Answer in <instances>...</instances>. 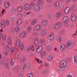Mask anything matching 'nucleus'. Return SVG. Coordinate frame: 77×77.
<instances>
[{"instance_id": "37998d69", "label": "nucleus", "mask_w": 77, "mask_h": 77, "mask_svg": "<svg viewBox=\"0 0 77 77\" xmlns=\"http://www.w3.org/2000/svg\"><path fill=\"white\" fill-rule=\"evenodd\" d=\"M26 68L27 69H29L30 68V64H26Z\"/></svg>"}, {"instance_id": "4be33fe9", "label": "nucleus", "mask_w": 77, "mask_h": 77, "mask_svg": "<svg viewBox=\"0 0 77 77\" xmlns=\"http://www.w3.org/2000/svg\"><path fill=\"white\" fill-rule=\"evenodd\" d=\"M22 21L21 19H19L18 20L16 24L17 26H20L21 23H22Z\"/></svg>"}, {"instance_id": "20e7f679", "label": "nucleus", "mask_w": 77, "mask_h": 77, "mask_svg": "<svg viewBox=\"0 0 77 77\" xmlns=\"http://www.w3.org/2000/svg\"><path fill=\"white\" fill-rule=\"evenodd\" d=\"M54 32H51L48 37V40H49V41H52V40L54 39Z\"/></svg>"}, {"instance_id": "393cba45", "label": "nucleus", "mask_w": 77, "mask_h": 77, "mask_svg": "<svg viewBox=\"0 0 77 77\" xmlns=\"http://www.w3.org/2000/svg\"><path fill=\"white\" fill-rule=\"evenodd\" d=\"M47 71L48 70L47 69L45 68H43V71L42 72V74H43V75H45V74H47Z\"/></svg>"}, {"instance_id": "4c0bfd02", "label": "nucleus", "mask_w": 77, "mask_h": 77, "mask_svg": "<svg viewBox=\"0 0 77 77\" xmlns=\"http://www.w3.org/2000/svg\"><path fill=\"white\" fill-rule=\"evenodd\" d=\"M31 30H32V28L30 26H29L27 28V32L28 33H30L31 32Z\"/></svg>"}, {"instance_id": "aec40b11", "label": "nucleus", "mask_w": 77, "mask_h": 77, "mask_svg": "<svg viewBox=\"0 0 77 77\" xmlns=\"http://www.w3.org/2000/svg\"><path fill=\"white\" fill-rule=\"evenodd\" d=\"M45 55H46V52L45 51H42L41 53V57L42 59L44 58V57Z\"/></svg>"}, {"instance_id": "a211bd4d", "label": "nucleus", "mask_w": 77, "mask_h": 77, "mask_svg": "<svg viewBox=\"0 0 77 77\" xmlns=\"http://www.w3.org/2000/svg\"><path fill=\"white\" fill-rule=\"evenodd\" d=\"M7 42L8 44L11 45L12 44V39H11V37H8V38Z\"/></svg>"}, {"instance_id": "2eb2a0df", "label": "nucleus", "mask_w": 77, "mask_h": 77, "mask_svg": "<svg viewBox=\"0 0 77 77\" xmlns=\"http://www.w3.org/2000/svg\"><path fill=\"white\" fill-rule=\"evenodd\" d=\"M69 53V50H66L64 51L63 52V54L64 56H67Z\"/></svg>"}, {"instance_id": "5fc2aeb1", "label": "nucleus", "mask_w": 77, "mask_h": 77, "mask_svg": "<svg viewBox=\"0 0 77 77\" xmlns=\"http://www.w3.org/2000/svg\"><path fill=\"white\" fill-rule=\"evenodd\" d=\"M33 36H37V35H38V33L36 32H34L33 33Z\"/></svg>"}, {"instance_id": "b1692460", "label": "nucleus", "mask_w": 77, "mask_h": 77, "mask_svg": "<svg viewBox=\"0 0 77 77\" xmlns=\"http://www.w3.org/2000/svg\"><path fill=\"white\" fill-rule=\"evenodd\" d=\"M1 26L2 28H4L6 27V24H5V21L3 20L1 22Z\"/></svg>"}, {"instance_id": "473e14b6", "label": "nucleus", "mask_w": 77, "mask_h": 77, "mask_svg": "<svg viewBox=\"0 0 77 77\" xmlns=\"http://www.w3.org/2000/svg\"><path fill=\"white\" fill-rule=\"evenodd\" d=\"M60 3L58 2H56L55 3V8L56 9H57L58 8H59V6Z\"/></svg>"}, {"instance_id": "a878e982", "label": "nucleus", "mask_w": 77, "mask_h": 77, "mask_svg": "<svg viewBox=\"0 0 77 77\" xmlns=\"http://www.w3.org/2000/svg\"><path fill=\"white\" fill-rule=\"evenodd\" d=\"M41 44L42 45H44L45 44V40L43 38H42L41 39Z\"/></svg>"}, {"instance_id": "a18cd8bd", "label": "nucleus", "mask_w": 77, "mask_h": 77, "mask_svg": "<svg viewBox=\"0 0 77 77\" xmlns=\"http://www.w3.org/2000/svg\"><path fill=\"white\" fill-rule=\"evenodd\" d=\"M27 77H33V74L31 73H30L27 74Z\"/></svg>"}, {"instance_id": "09e8293b", "label": "nucleus", "mask_w": 77, "mask_h": 77, "mask_svg": "<svg viewBox=\"0 0 77 77\" xmlns=\"http://www.w3.org/2000/svg\"><path fill=\"white\" fill-rule=\"evenodd\" d=\"M59 33L60 35H63L64 34V31L63 30H61L59 32Z\"/></svg>"}, {"instance_id": "cd10ccee", "label": "nucleus", "mask_w": 77, "mask_h": 77, "mask_svg": "<svg viewBox=\"0 0 77 77\" xmlns=\"http://www.w3.org/2000/svg\"><path fill=\"white\" fill-rule=\"evenodd\" d=\"M38 4L39 5H43L44 2H43L42 0H38Z\"/></svg>"}, {"instance_id": "0eeeda50", "label": "nucleus", "mask_w": 77, "mask_h": 77, "mask_svg": "<svg viewBox=\"0 0 77 77\" xmlns=\"http://www.w3.org/2000/svg\"><path fill=\"white\" fill-rule=\"evenodd\" d=\"M63 23L64 24H66L68 23L69 21V18L68 16H67L64 17L63 20Z\"/></svg>"}, {"instance_id": "680f3d73", "label": "nucleus", "mask_w": 77, "mask_h": 77, "mask_svg": "<svg viewBox=\"0 0 77 77\" xmlns=\"http://www.w3.org/2000/svg\"><path fill=\"white\" fill-rule=\"evenodd\" d=\"M19 56V55L18 54H16L15 56V57L16 59H18L19 57H18Z\"/></svg>"}, {"instance_id": "c03bdc74", "label": "nucleus", "mask_w": 77, "mask_h": 77, "mask_svg": "<svg viewBox=\"0 0 77 77\" xmlns=\"http://www.w3.org/2000/svg\"><path fill=\"white\" fill-rule=\"evenodd\" d=\"M20 30V27L19 26H17L15 28V31L16 32H18Z\"/></svg>"}, {"instance_id": "79ce46f5", "label": "nucleus", "mask_w": 77, "mask_h": 77, "mask_svg": "<svg viewBox=\"0 0 77 77\" xmlns=\"http://www.w3.org/2000/svg\"><path fill=\"white\" fill-rule=\"evenodd\" d=\"M11 51L12 53H15V48L14 47H12L11 48Z\"/></svg>"}, {"instance_id": "f03ea898", "label": "nucleus", "mask_w": 77, "mask_h": 77, "mask_svg": "<svg viewBox=\"0 0 77 77\" xmlns=\"http://www.w3.org/2000/svg\"><path fill=\"white\" fill-rule=\"evenodd\" d=\"M42 29V26L41 25L39 24H37L34 28V30L35 31H38V32L41 31Z\"/></svg>"}, {"instance_id": "052dcab7", "label": "nucleus", "mask_w": 77, "mask_h": 77, "mask_svg": "<svg viewBox=\"0 0 77 77\" xmlns=\"http://www.w3.org/2000/svg\"><path fill=\"white\" fill-rule=\"evenodd\" d=\"M6 24L7 26H9V20H7L6 21Z\"/></svg>"}, {"instance_id": "6e6552de", "label": "nucleus", "mask_w": 77, "mask_h": 77, "mask_svg": "<svg viewBox=\"0 0 77 77\" xmlns=\"http://www.w3.org/2000/svg\"><path fill=\"white\" fill-rule=\"evenodd\" d=\"M24 8L25 10H28L31 9V6L29 4H26L24 6Z\"/></svg>"}, {"instance_id": "9d476101", "label": "nucleus", "mask_w": 77, "mask_h": 77, "mask_svg": "<svg viewBox=\"0 0 77 77\" xmlns=\"http://www.w3.org/2000/svg\"><path fill=\"white\" fill-rule=\"evenodd\" d=\"M26 34H27L26 32L23 31L20 34V36L22 38H24L26 37Z\"/></svg>"}, {"instance_id": "412c9836", "label": "nucleus", "mask_w": 77, "mask_h": 77, "mask_svg": "<svg viewBox=\"0 0 77 77\" xmlns=\"http://www.w3.org/2000/svg\"><path fill=\"white\" fill-rule=\"evenodd\" d=\"M16 11V8L15 7H12L11 10L10 11V12L11 14H14Z\"/></svg>"}, {"instance_id": "49530a36", "label": "nucleus", "mask_w": 77, "mask_h": 77, "mask_svg": "<svg viewBox=\"0 0 77 77\" xmlns=\"http://www.w3.org/2000/svg\"><path fill=\"white\" fill-rule=\"evenodd\" d=\"M37 17H38V18H42V14H40V13H39L37 15Z\"/></svg>"}, {"instance_id": "603ef678", "label": "nucleus", "mask_w": 77, "mask_h": 77, "mask_svg": "<svg viewBox=\"0 0 77 77\" xmlns=\"http://www.w3.org/2000/svg\"><path fill=\"white\" fill-rule=\"evenodd\" d=\"M17 16L19 18H22L23 17V15L21 13H19L18 14Z\"/></svg>"}, {"instance_id": "338daca9", "label": "nucleus", "mask_w": 77, "mask_h": 77, "mask_svg": "<svg viewBox=\"0 0 77 77\" xmlns=\"http://www.w3.org/2000/svg\"><path fill=\"white\" fill-rule=\"evenodd\" d=\"M50 5L51 8H52L53 6H54V3H51V4H50Z\"/></svg>"}, {"instance_id": "1a4fd4ad", "label": "nucleus", "mask_w": 77, "mask_h": 77, "mask_svg": "<svg viewBox=\"0 0 77 77\" xmlns=\"http://www.w3.org/2000/svg\"><path fill=\"white\" fill-rule=\"evenodd\" d=\"M72 21L74 22L76 21V15L74 13L72 14L71 17Z\"/></svg>"}, {"instance_id": "774afa93", "label": "nucleus", "mask_w": 77, "mask_h": 77, "mask_svg": "<svg viewBox=\"0 0 77 77\" xmlns=\"http://www.w3.org/2000/svg\"><path fill=\"white\" fill-rule=\"evenodd\" d=\"M67 77H72V75L71 74H68Z\"/></svg>"}, {"instance_id": "5701e85b", "label": "nucleus", "mask_w": 77, "mask_h": 77, "mask_svg": "<svg viewBox=\"0 0 77 77\" xmlns=\"http://www.w3.org/2000/svg\"><path fill=\"white\" fill-rule=\"evenodd\" d=\"M71 42L70 41L67 42L66 45V48H69L71 47Z\"/></svg>"}, {"instance_id": "58836bf2", "label": "nucleus", "mask_w": 77, "mask_h": 77, "mask_svg": "<svg viewBox=\"0 0 77 77\" xmlns=\"http://www.w3.org/2000/svg\"><path fill=\"white\" fill-rule=\"evenodd\" d=\"M74 62L75 63H77V56H75L74 57Z\"/></svg>"}, {"instance_id": "0e129e2a", "label": "nucleus", "mask_w": 77, "mask_h": 77, "mask_svg": "<svg viewBox=\"0 0 77 77\" xmlns=\"http://www.w3.org/2000/svg\"><path fill=\"white\" fill-rule=\"evenodd\" d=\"M4 63H5V62H4V61H1L0 62V64L1 65H3V64H4Z\"/></svg>"}, {"instance_id": "6ab92c4d", "label": "nucleus", "mask_w": 77, "mask_h": 77, "mask_svg": "<svg viewBox=\"0 0 77 77\" xmlns=\"http://www.w3.org/2000/svg\"><path fill=\"white\" fill-rule=\"evenodd\" d=\"M61 15H62V11H59L56 15V17L58 19L59 18L60 16H61Z\"/></svg>"}, {"instance_id": "f257e3e1", "label": "nucleus", "mask_w": 77, "mask_h": 77, "mask_svg": "<svg viewBox=\"0 0 77 77\" xmlns=\"http://www.w3.org/2000/svg\"><path fill=\"white\" fill-rule=\"evenodd\" d=\"M66 66H67V63L66 61L63 60H62L60 62V68L66 67Z\"/></svg>"}, {"instance_id": "7ed1b4c3", "label": "nucleus", "mask_w": 77, "mask_h": 77, "mask_svg": "<svg viewBox=\"0 0 77 77\" xmlns=\"http://www.w3.org/2000/svg\"><path fill=\"white\" fill-rule=\"evenodd\" d=\"M61 26L62 23L61 22L57 23L54 26V30H57L59 29V28Z\"/></svg>"}, {"instance_id": "de8ad7c7", "label": "nucleus", "mask_w": 77, "mask_h": 77, "mask_svg": "<svg viewBox=\"0 0 77 77\" xmlns=\"http://www.w3.org/2000/svg\"><path fill=\"white\" fill-rule=\"evenodd\" d=\"M52 59H53V57L52 56L50 55L48 57V60H52Z\"/></svg>"}, {"instance_id": "72a5a7b5", "label": "nucleus", "mask_w": 77, "mask_h": 77, "mask_svg": "<svg viewBox=\"0 0 77 77\" xmlns=\"http://www.w3.org/2000/svg\"><path fill=\"white\" fill-rule=\"evenodd\" d=\"M62 38L61 36H59L57 38V40L58 42H62Z\"/></svg>"}, {"instance_id": "bf43d9fd", "label": "nucleus", "mask_w": 77, "mask_h": 77, "mask_svg": "<svg viewBox=\"0 0 77 77\" xmlns=\"http://www.w3.org/2000/svg\"><path fill=\"white\" fill-rule=\"evenodd\" d=\"M44 65L45 66H46V67H47L49 66V65L48 64V63L47 62H45L44 63Z\"/></svg>"}, {"instance_id": "4d7b16f0", "label": "nucleus", "mask_w": 77, "mask_h": 77, "mask_svg": "<svg viewBox=\"0 0 77 77\" xmlns=\"http://www.w3.org/2000/svg\"><path fill=\"white\" fill-rule=\"evenodd\" d=\"M35 2H32L30 4V5H31V6H34V5H35Z\"/></svg>"}, {"instance_id": "7c9ffc66", "label": "nucleus", "mask_w": 77, "mask_h": 77, "mask_svg": "<svg viewBox=\"0 0 77 77\" xmlns=\"http://www.w3.org/2000/svg\"><path fill=\"white\" fill-rule=\"evenodd\" d=\"M76 9H77L76 6L75 5H73L72 6L71 11L73 12V11H75L76 10Z\"/></svg>"}, {"instance_id": "bb28decb", "label": "nucleus", "mask_w": 77, "mask_h": 77, "mask_svg": "<svg viewBox=\"0 0 77 77\" xmlns=\"http://www.w3.org/2000/svg\"><path fill=\"white\" fill-rule=\"evenodd\" d=\"M10 6V3L9 2H7L5 3V8H8Z\"/></svg>"}, {"instance_id": "c85d7f7f", "label": "nucleus", "mask_w": 77, "mask_h": 77, "mask_svg": "<svg viewBox=\"0 0 77 77\" xmlns=\"http://www.w3.org/2000/svg\"><path fill=\"white\" fill-rule=\"evenodd\" d=\"M20 49L21 51H23V49H24V45L23 43H21L20 45Z\"/></svg>"}, {"instance_id": "e2e57ef3", "label": "nucleus", "mask_w": 77, "mask_h": 77, "mask_svg": "<svg viewBox=\"0 0 77 77\" xmlns=\"http://www.w3.org/2000/svg\"><path fill=\"white\" fill-rule=\"evenodd\" d=\"M23 74L22 73H20L19 75V77H23Z\"/></svg>"}, {"instance_id": "9b49d317", "label": "nucleus", "mask_w": 77, "mask_h": 77, "mask_svg": "<svg viewBox=\"0 0 77 77\" xmlns=\"http://www.w3.org/2000/svg\"><path fill=\"white\" fill-rule=\"evenodd\" d=\"M47 33H48V31L47 30V29H44L41 34V35L42 36H43L45 35Z\"/></svg>"}, {"instance_id": "c756f323", "label": "nucleus", "mask_w": 77, "mask_h": 77, "mask_svg": "<svg viewBox=\"0 0 77 77\" xmlns=\"http://www.w3.org/2000/svg\"><path fill=\"white\" fill-rule=\"evenodd\" d=\"M14 62H15V61L12 58L11 59L10 61V64L11 66H13L14 65Z\"/></svg>"}, {"instance_id": "864d4df0", "label": "nucleus", "mask_w": 77, "mask_h": 77, "mask_svg": "<svg viewBox=\"0 0 77 77\" xmlns=\"http://www.w3.org/2000/svg\"><path fill=\"white\" fill-rule=\"evenodd\" d=\"M66 67H63L62 68H61V71H65L66 70Z\"/></svg>"}, {"instance_id": "6e6d98bb", "label": "nucleus", "mask_w": 77, "mask_h": 77, "mask_svg": "<svg viewBox=\"0 0 77 77\" xmlns=\"http://www.w3.org/2000/svg\"><path fill=\"white\" fill-rule=\"evenodd\" d=\"M63 6L62 5H61L59 7V9H60V10H62L63 9Z\"/></svg>"}, {"instance_id": "e433bc0d", "label": "nucleus", "mask_w": 77, "mask_h": 77, "mask_svg": "<svg viewBox=\"0 0 77 77\" xmlns=\"http://www.w3.org/2000/svg\"><path fill=\"white\" fill-rule=\"evenodd\" d=\"M51 49V46L50 45H48V47L46 48V50L47 51H50V50Z\"/></svg>"}, {"instance_id": "c9c22d12", "label": "nucleus", "mask_w": 77, "mask_h": 77, "mask_svg": "<svg viewBox=\"0 0 77 77\" xmlns=\"http://www.w3.org/2000/svg\"><path fill=\"white\" fill-rule=\"evenodd\" d=\"M47 17H48L49 18H51L53 17V15L51 13H49L47 15Z\"/></svg>"}, {"instance_id": "a19ab883", "label": "nucleus", "mask_w": 77, "mask_h": 77, "mask_svg": "<svg viewBox=\"0 0 77 77\" xmlns=\"http://www.w3.org/2000/svg\"><path fill=\"white\" fill-rule=\"evenodd\" d=\"M65 45H62L60 48V49H61V50H65Z\"/></svg>"}, {"instance_id": "4468645a", "label": "nucleus", "mask_w": 77, "mask_h": 77, "mask_svg": "<svg viewBox=\"0 0 77 77\" xmlns=\"http://www.w3.org/2000/svg\"><path fill=\"white\" fill-rule=\"evenodd\" d=\"M36 51L38 53L41 52L42 50V47L41 45L38 46V47L36 48Z\"/></svg>"}, {"instance_id": "dca6fc26", "label": "nucleus", "mask_w": 77, "mask_h": 77, "mask_svg": "<svg viewBox=\"0 0 77 77\" xmlns=\"http://www.w3.org/2000/svg\"><path fill=\"white\" fill-rule=\"evenodd\" d=\"M70 11V8H69V7H67L66 8L64 12L66 14H68L69 13V12Z\"/></svg>"}, {"instance_id": "f3484780", "label": "nucleus", "mask_w": 77, "mask_h": 77, "mask_svg": "<svg viewBox=\"0 0 77 77\" xmlns=\"http://www.w3.org/2000/svg\"><path fill=\"white\" fill-rule=\"evenodd\" d=\"M20 70L24 72L25 71V64H23L21 65L20 67Z\"/></svg>"}, {"instance_id": "ea45409f", "label": "nucleus", "mask_w": 77, "mask_h": 77, "mask_svg": "<svg viewBox=\"0 0 77 77\" xmlns=\"http://www.w3.org/2000/svg\"><path fill=\"white\" fill-rule=\"evenodd\" d=\"M25 60L26 58L25 57H23L21 59L20 62L22 63L24 62H25Z\"/></svg>"}, {"instance_id": "f8f14e48", "label": "nucleus", "mask_w": 77, "mask_h": 77, "mask_svg": "<svg viewBox=\"0 0 77 77\" xmlns=\"http://www.w3.org/2000/svg\"><path fill=\"white\" fill-rule=\"evenodd\" d=\"M47 24H48V22H47V21L46 20H44L42 22L41 25L43 27L47 26Z\"/></svg>"}, {"instance_id": "39448f33", "label": "nucleus", "mask_w": 77, "mask_h": 77, "mask_svg": "<svg viewBox=\"0 0 77 77\" xmlns=\"http://www.w3.org/2000/svg\"><path fill=\"white\" fill-rule=\"evenodd\" d=\"M41 9V7L38 5H35L33 6V10L35 11H39Z\"/></svg>"}, {"instance_id": "3c124183", "label": "nucleus", "mask_w": 77, "mask_h": 77, "mask_svg": "<svg viewBox=\"0 0 77 77\" xmlns=\"http://www.w3.org/2000/svg\"><path fill=\"white\" fill-rule=\"evenodd\" d=\"M5 66L6 68H9V63H6L5 64Z\"/></svg>"}, {"instance_id": "13d9d810", "label": "nucleus", "mask_w": 77, "mask_h": 77, "mask_svg": "<svg viewBox=\"0 0 77 77\" xmlns=\"http://www.w3.org/2000/svg\"><path fill=\"white\" fill-rule=\"evenodd\" d=\"M16 18V17H15L11 16V19L12 21H13V20H14Z\"/></svg>"}, {"instance_id": "8fccbe9b", "label": "nucleus", "mask_w": 77, "mask_h": 77, "mask_svg": "<svg viewBox=\"0 0 77 77\" xmlns=\"http://www.w3.org/2000/svg\"><path fill=\"white\" fill-rule=\"evenodd\" d=\"M6 35H3L2 38L3 41H5V40H6Z\"/></svg>"}, {"instance_id": "2f4dec72", "label": "nucleus", "mask_w": 77, "mask_h": 77, "mask_svg": "<svg viewBox=\"0 0 77 77\" xmlns=\"http://www.w3.org/2000/svg\"><path fill=\"white\" fill-rule=\"evenodd\" d=\"M20 44V39H19L17 40V41L16 43V46L17 47H18Z\"/></svg>"}, {"instance_id": "ddd939ff", "label": "nucleus", "mask_w": 77, "mask_h": 77, "mask_svg": "<svg viewBox=\"0 0 77 77\" xmlns=\"http://www.w3.org/2000/svg\"><path fill=\"white\" fill-rule=\"evenodd\" d=\"M38 40L39 38L38 37H36L35 38L34 43L35 46H38V45H39V42H38Z\"/></svg>"}, {"instance_id": "423d86ee", "label": "nucleus", "mask_w": 77, "mask_h": 77, "mask_svg": "<svg viewBox=\"0 0 77 77\" xmlns=\"http://www.w3.org/2000/svg\"><path fill=\"white\" fill-rule=\"evenodd\" d=\"M35 50V46L32 45H30L29 47H27L26 48V50L29 51L30 50H32L33 51Z\"/></svg>"}, {"instance_id": "f704fd0d", "label": "nucleus", "mask_w": 77, "mask_h": 77, "mask_svg": "<svg viewBox=\"0 0 77 77\" xmlns=\"http://www.w3.org/2000/svg\"><path fill=\"white\" fill-rule=\"evenodd\" d=\"M23 8L22 7H18L17 8V10L18 12H21L23 11Z\"/></svg>"}, {"instance_id": "69168bd1", "label": "nucleus", "mask_w": 77, "mask_h": 77, "mask_svg": "<svg viewBox=\"0 0 77 77\" xmlns=\"http://www.w3.org/2000/svg\"><path fill=\"white\" fill-rule=\"evenodd\" d=\"M4 60L5 61H8V57H5L4 58Z\"/></svg>"}]
</instances>
